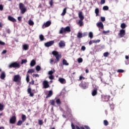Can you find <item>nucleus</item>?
<instances>
[{"instance_id":"obj_1","label":"nucleus","mask_w":129,"mask_h":129,"mask_svg":"<svg viewBox=\"0 0 129 129\" xmlns=\"http://www.w3.org/2000/svg\"><path fill=\"white\" fill-rule=\"evenodd\" d=\"M71 32V28L70 26H67L66 27H61L59 31V34H63Z\"/></svg>"},{"instance_id":"obj_2","label":"nucleus","mask_w":129,"mask_h":129,"mask_svg":"<svg viewBox=\"0 0 129 129\" xmlns=\"http://www.w3.org/2000/svg\"><path fill=\"white\" fill-rule=\"evenodd\" d=\"M52 54L55 57L56 62H59V61H60V59L62 58L61 54H59V52L57 51H53L52 52Z\"/></svg>"},{"instance_id":"obj_3","label":"nucleus","mask_w":129,"mask_h":129,"mask_svg":"<svg viewBox=\"0 0 129 129\" xmlns=\"http://www.w3.org/2000/svg\"><path fill=\"white\" fill-rule=\"evenodd\" d=\"M93 88L92 95V96H96L97 95V91L99 89V87L98 86L93 85Z\"/></svg>"},{"instance_id":"obj_4","label":"nucleus","mask_w":129,"mask_h":129,"mask_svg":"<svg viewBox=\"0 0 129 129\" xmlns=\"http://www.w3.org/2000/svg\"><path fill=\"white\" fill-rule=\"evenodd\" d=\"M19 9L21 14H24L25 12H27V8L25 7V5L23 3H19Z\"/></svg>"},{"instance_id":"obj_5","label":"nucleus","mask_w":129,"mask_h":129,"mask_svg":"<svg viewBox=\"0 0 129 129\" xmlns=\"http://www.w3.org/2000/svg\"><path fill=\"white\" fill-rule=\"evenodd\" d=\"M20 63L15 62H12L9 65V68H20Z\"/></svg>"},{"instance_id":"obj_6","label":"nucleus","mask_w":129,"mask_h":129,"mask_svg":"<svg viewBox=\"0 0 129 129\" xmlns=\"http://www.w3.org/2000/svg\"><path fill=\"white\" fill-rule=\"evenodd\" d=\"M22 79V78H21V76H20V75H17L14 76L13 81L14 82H20Z\"/></svg>"},{"instance_id":"obj_7","label":"nucleus","mask_w":129,"mask_h":129,"mask_svg":"<svg viewBox=\"0 0 129 129\" xmlns=\"http://www.w3.org/2000/svg\"><path fill=\"white\" fill-rule=\"evenodd\" d=\"M118 36H119V38H123L124 36H125V30L123 29H121L119 31V33H118Z\"/></svg>"},{"instance_id":"obj_8","label":"nucleus","mask_w":129,"mask_h":129,"mask_svg":"<svg viewBox=\"0 0 129 129\" xmlns=\"http://www.w3.org/2000/svg\"><path fill=\"white\" fill-rule=\"evenodd\" d=\"M51 24H52V22H51V21H47L46 23H44L43 24V25L42 26V28L45 29V28H48V27H50V26H51Z\"/></svg>"},{"instance_id":"obj_9","label":"nucleus","mask_w":129,"mask_h":129,"mask_svg":"<svg viewBox=\"0 0 129 129\" xmlns=\"http://www.w3.org/2000/svg\"><path fill=\"white\" fill-rule=\"evenodd\" d=\"M79 85L83 89H86L88 87L87 83L86 82H82Z\"/></svg>"},{"instance_id":"obj_10","label":"nucleus","mask_w":129,"mask_h":129,"mask_svg":"<svg viewBox=\"0 0 129 129\" xmlns=\"http://www.w3.org/2000/svg\"><path fill=\"white\" fill-rule=\"evenodd\" d=\"M16 121H17V117H16V116H13L10 119V123H11V124H15Z\"/></svg>"},{"instance_id":"obj_11","label":"nucleus","mask_w":129,"mask_h":129,"mask_svg":"<svg viewBox=\"0 0 129 129\" xmlns=\"http://www.w3.org/2000/svg\"><path fill=\"white\" fill-rule=\"evenodd\" d=\"M42 84L43 86V88H45V89L50 87V85H49V82L47 81H44L42 83Z\"/></svg>"},{"instance_id":"obj_12","label":"nucleus","mask_w":129,"mask_h":129,"mask_svg":"<svg viewBox=\"0 0 129 129\" xmlns=\"http://www.w3.org/2000/svg\"><path fill=\"white\" fill-rule=\"evenodd\" d=\"M71 126L72 129H75V127L76 129H85L84 127L81 126L79 127L78 125H76V126L73 124V123H71Z\"/></svg>"},{"instance_id":"obj_13","label":"nucleus","mask_w":129,"mask_h":129,"mask_svg":"<svg viewBox=\"0 0 129 129\" xmlns=\"http://www.w3.org/2000/svg\"><path fill=\"white\" fill-rule=\"evenodd\" d=\"M54 43V41L53 40H51L50 41L47 42L45 43V47H51L52 45H53Z\"/></svg>"},{"instance_id":"obj_14","label":"nucleus","mask_w":129,"mask_h":129,"mask_svg":"<svg viewBox=\"0 0 129 129\" xmlns=\"http://www.w3.org/2000/svg\"><path fill=\"white\" fill-rule=\"evenodd\" d=\"M27 92L28 94H29V96H30V97H34V93L32 92V89H31V88H29L28 89Z\"/></svg>"},{"instance_id":"obj_15","label":"nucleus","mask_w":129,"mask_h":129,"mask_svg":"<svg viewBox=\"0 0 129 129\" xmlns=\"http://www.w3.org/2000/svg\"><path fill=\"white\" fill-rule=\"evenodd\" d=\"M58 46L60 48H62V47H65V41L63 40H61L58 43Z\"/></svg>"},{"instance_id":"obj_16","label":"nucleus","mask_w":129,"mask_h":129,"mask_svg":"<svg viewBox=\"0 0 129 129\" xmlns=\"http://www.w3.org/2000/svg\"><path fill=\"white\" fill-rule=\"evenodd\" d=\"M58 81L61 84H66V80H65V79H64V78H59L58 79Z\"/></svg>"},{"instance_id":"obj_17","label":"nucleus","mask_w":129,"mask_h":129,"mask_svg":"<svg viewBox=\"0 0 129 129\" xmlns=\"http://www.w3.org/2000/svg\"><path fill=\"white\" fill-rule=\"evenodd\" d=\"M8 20L9 21H10V22H13V23L17 22V20L11 16L8 17Z\"/></svg>"},{"instance_id":"obj_18","label":"nucleus","mask_w":129,"mask_h":129,"mask_svg":"<svg viewBox=\"0 0 129 129\" xmlns=\"http://www.w3.org/2000/svg\"><path fill=\"white\" fill-rule=\"evenodd\" d=\"M79 18L80 20L83 21L84 20V16H83V15L82 14V12H79Z\"/></svg>"},{"instance_id":"obj_19","label":"nucleus","mask_w":129,"mask_h":129,"mask_svg":"<svg viewBox=\"0 0 129 129\" xmlns=\"http://www.w3.org/2000/svg\"><path fill=\"white\" fill-rule=\"evenodd\" d=\"M22 49L23 50H25V51L29 50V45L27 44H24L23 45Z\"/></svg>"},{"instance_id":"obj_20","label":"nucleus","mask_w":129,"mask_h":129,"mask_svg":"<svg viewBox=\"0 0 129 129\" xmlns=\"http://www.w3.org/2000/svg\"><path fill=\"white\" fill-rule=\"evenodd\" d=\"M97 26L98 28H101V29H103L104 28L103 23L101 22L97 23Z\"/></svg>"},{"instance_id":"obj_21","label":"nucleus","mask_w":129,"mask_h":129,"mask_svg":"<svg viewBox=\"0 0 129 129\" xmlns=\"http://www.w3.org/2000/svg\"><path fill=\"white\" fill-rule=\"evenodd\" d=\"M110 98V96L106 95L103 97V99H104V101H108Z\"/></svg>"},{"instance_id":"obj_22","label":"nucleus","mask_w":129,"mask_h":129,"mask_svg":"<svg viewBox=\"0 0 129 129\" xmlns=\"http://www.w3.org/2000/svg\"><path fill=\"white\" fill-rule=\"evenodd\" d=\"M53 95V91L52 90H50L48 92V95L46 96V98H49V97H51Z\"/></svg>"},{"instance_id":"obj_23","label":"nucleus","mask_w":129,"mask_h":129,"mask_svg":"<svg viewBox=\"0 0 129 129\" xmlns=\"http://www.w3.org/2000/svg\"><path fill=\"white\" fill-rule=\"evenodd\" d=\"M35 65H36V60H35V59H32L30 62V66H31V67H34Z\"/></svg>"},{"instance_id":"obj_24","label":"nucleus","mask_w":129,"mask_h":129,"mask_svg":"<svg viewBox=\"0 0 129 129\" xmlns=\"http://www.w3.org/2000/svg\"><path fill=\"white\" fill-rule=\"evenodd\" d=\"M1 78L4 80L5 78H6V73L5 72H3L1 75Z\"/></svg>"},{"instance_id":"obj_25","label":"nucleus","mask_w":129,"mask_h":129,"mask_svg":"<svg viewBox=\"0 0 129 129\" xmlns=\"http://www.w3.org/2000/svg\"><path fill=\"white\" fill-rule=\"evenodd\" d=\"M21 118H22V121L23 122H25V121H26V119H27V116H26V115L22 114Z\"/></svg>"},{"instance_id":"obj_26","label":"nucleus","mask_w":129,"mask_h":129,"mask_svg":"<svg viewBox=\"0 0 129 129\" xmlns=\"http://www.w3.org/2000/svg\"><path fill=\"white\" fill-rule=\"evenodd\" d=\"M95 13L96 14V17H99V9L98 8H96L95 10Z\"/></svg>"},{"instance_id":"obj_27","label":"nucleus","mask_w":129,"mask_h":129,"mask_svg":"<svg viewBox=\"0 0 129 129\" xmlns=\"http://www.w3.org/2000/svg\"><path fill=\"white\" fill-rule=\"evenodd\" d=\"M62 64L63 65H65L66 66H68L69 65V63L67 62V60L66 59H63L62 60Z\"/></svg>"},{"instance_id":"obj_28","label":"nucleus","mask_w":129,"mask_h":129,"mask_svg":"<svg viewBox=\"0 0 129 129\" xmlns=\"http://www.w3.org/2000/svg\"><path fill=\"white\" fill-rule=\"evenodd\" d=\"M67 13V8H65L61 14V16H64V15H66V13Z\"/></svg>"},{"instance_id":"obj_29","label":"nucleus","mask_w":129,"mask_h":129,"mask_svg":"<svg viewBox=\"0 0 129 129\" xmlns=\"http://www.w3.org/2000/svg\"><path fill=\"white\" fill-rule=\"evenodd\" d=\"M23 121H22V120H19L17 123V125H22V124H23Z\"/></svg>"},{"instance_id":"obj_30","label":"nucleus","mask_w":129,"mask_h":129,"mask_svg":"<svg viewBox=\"0 0 129 129\" xmlns=\"http://www.w3.org/2000/svg\"><path fill=\"white\" fill-rule=\"evenodd\" d=\"M5 108V105H3L2 103H0V111H3Z\"/></svg>"},{"instance_id":"obj_31","label":"nucleus","mask_w":129,"mask_h":129,"mask_svg":"<svg viewBox=\"0 0 129 129\" xmlns=\"http://www.w3.org/2000/svg\"><path fill=\"white\" fill-rule=\"evenodd\" d=\"M78 24H79L80 27H82V26H83V25H84L83 20H79Z\"/></svg>"},{"instance_id":"obj_32","label":"nucleus","mask_w":129,"mask_h":129,"mask_svg":"<svg viewBox=\"0 0 129 129\" xmlns=\"http://www.w3.org/2000/svg\"><path fill=\"white\" fill-rule=\"evenodd\" d=\"M28 24L30 25V26H34V22L31 19L29 20Z\"/></svg>"},{"instance_id":"obj_33","label":"nucleus","mask_w":129,"mask_h":129,"mask_svg":"<svg viewBox=\"0 0 129 129\" xmlns=\"http://www.w3.org/2000/svg\"><path fill=\"white\" fill-rule=\"evenodd\" d=\"M54 73H55V70L53 69V71H49L48 72V75H53V74H54Z\"/></svg>"},{"instance_id":"obj_34","label":"nucleus","mask_w":129,"mask_h":129,"mask_svg":"<svg viewBox=\"0 0 129 129\" xmlns=\"http://www.w3.org/2000/svg\"><path fill=\"white\" fill-rule=\"evenodd\" d=\"M77 37L79 38H82L83 37L82 33L81 32H79L78 33Z\"/></svg>"},{"instance_id":"obj_35","label":"nucleus","mask_w":129,"mask_h":129,"mask_svg":"<svg viewBox=\"0 0 129 129\" xmlns=\"http://www.w3.org/2000/svg\"><path fill=\"white\" fill-rule=\"evenodd\" d=\"M26 81L27 82H30V75L28 74L26 75Z\"/></svg>"},{"instance_id":"obj_36","label":"nucleus","mask_w":129,"mask_h":129,"mask_svg":"<svg viewBox=\"0 0 129 129\" xmlns=\"http://www.w3.org/2000/svg\"><path fill=\"white\" fill-rule=\"evenodd\" d=\"M55 102L56 104H58V105L61 104V100H60V99H56L55 101Z\"/></svg>"},{"instance_id":"obj_37","label":"nucleus","mask_w":129,"mask_h":129,"mask_svg":"<svg viewBox=\"0 0 129 129\" xmlns=\"http://www.w3.org/2000/svg\"><path fill=\"white\" fill-rule=\"evenodd\" d=\"M50 104L53 106L55 105V100H50Z\"/></svg>"},{"instance_id":"obj_38","label":"nucleus","mask_w":129,"mask_h":129,"mask_svg":"<svg viewBox=\"0 0 129 129\" xmlns=\"http://www.w3.org/2000/svg\"><path fill=\"white\" fill-rule=\"evenodd\" d=\"M121 29H125L126 25L124 23H122L120 25Z\"/></svg>"},{"instance_id":"obj_39","label":"nucleus","mask_w":129,"mask_h":129,"mask_svg":"<svg viewBox=\"0 0 129 129\" xmlns=\"http://www.w3.org/2000/svg\"><path fill=\"white\" fill-rule=\"evenodd\" d=\"M35 72V70L34 69H31L28 71L27 73H34Z\"/></svg>"},{"instance_id":"obj_40","label":"nucleus","mask_w":129,"mask_h":129,"mask_svg":"<svg viewBox=\"0 0 129 129\" xmlns=\"http://www.w3.org/2000/svg\"><path fill=\"white\" fill-rule=\"evenodd\" d=\"M89 37L90 38V39H92V38H93V33H92L91 32H90L89 33Z\"/></svg>"},{"instance_id":"obj_41","label":"nucleus","mask_w":129,"mask_h":129,"mask_svg":"<svg viewBox=\"0 0 129 129\" xmlns=\"http://www.w3.org/2000/svg\"><path fill=\"white\" fill-rule=\"evenodd\" d=\"M35 69L36 71H40V70H41V67L40 66H37Z\"/></svg>"},{"instance_id":"obj_42","label":"nucleus","mask_w":129,"mask_h":129,"mask_svg":"<svg viewBox=\"0 0 129 129\" xmlns=\"http://www.w3.org/2000/svg\"><path fill=\"white\" fill-rule=\"evenodd\" d=\"M43 123H44V122H43L42 120H38V124L39 125H42Z\"/></svg>"},{"instance_id":"obj_43","label":"nucleus","mask_w":129,"mask_h":129,"mask_svg":"<svg viewBox=\"0 0 129 129\" xmlns=\"http://www.w3.org/2000/svg\"><path fill=\"white\" fill-rule=\"evenodd\" d=\"M117 72H118V73H123V72H124V70L119 69L117 70Z\"/></svg>"},{"instance_id":"obj_44","label":"nucleus","mask_w":129,"mask_h":129,"mask_svg":"<svg viewBox=\"0 0 129 129\" xmlns=\"http://www.w3.org/2000/svg\"><path fill=\"white\" fill-rule=\"evenodd\" d=\"M78 63H82L83 62V59L82 58H79L78 59Z\"/></svg>"},{"instance_id":"obj_45","label":"nucleus","mask_w":129,"mask_h":129,"mask_svg":"<svg viewBox=\"0 0 129 129\" xmlns=\"http://www.w3.org/2000/svg\"><path fill=\"white\" fill-rule=\"evenodd\" d=\"M39 39L40 41H44V36L43 35H40L39 36Z\"/></svg>"},{"instance_id":"obj_46","label":"nucleus","mask_w":129,"mask_h":129,"mask_svg":"<svg viewBox=\"0 0 129 129\" xmlns=\"http://www.w3.org/2000/svg\"><path fill=\"white\" fill-rule=\"evenodd\" d=\"M82 79H83V80H84V79H85V77H84L82 76V75H81V76H80L79 81H81V80H82Z\"/></svg>"},{"instance_id":"obj_47","label":"nucleus","mask_w":129,"mask_h":129,"mask_svg":"<svg viewBox=\"0 0 129 129\" xmlns=\"http://www.w3.org/2000/svg\"><path fill=\"white\" fill-rule=\"evenodd\" d=\"M104 124L106 126L107 125H108V121L107 120H104Z\"/></svg>"},{"instance_id":"obj_48","label":"nucleus","mask_w":129,"mask_h":129,"mask_svg":"<svg viewBox=\"0 0 129 129\" xmlns=\"http://www.w3.org/2000/svg\"><path fill=\"white\" fill-rule=\"evenodd\" d=\"M108 55H109V53L107 52H104L103 54L104 57H108Z\"/></svg>"},{"instance_id":"obj_49","label":"nucleus","mask_w":129,"mask_h":129,"mask_svg":"<svg viewBox=\"0 0 129 129\" xmlns=\"http://www.w3.org/2000/svg\"><path fill=\"white\" fill-rule=\"evenodd\" d=\"M27 62H28V60H27V59H22L21 61V64L26 63H27Z\"/></svg>"},{"instance_id":"obj_50","label":"nucleus","mask_w":129,"mask_h":129,"mask_svg":"<svg viewBox=\"0 0 129 129\" xmlns=\"http://www.w3.org/2000/svg\"><path fill=\"white\" fill-rule=\"evenodd\" d=\"M66 110L68 112L71 113V109H70L69 107H67Z\"/></svg>"},{"instance_id":"obj_51","label":"nucleus","mask_w":129,"mask_h":129,"mask_svg":"<svg viewBox=\"0 0 129 129\" xmlns=\"http://www.w3.org/2000/svg\"><path fill=\"white\" fill-rule=\"evenodd\" d=\"M50 76H49V79H50V80H53L54 79V76L53 75H49Z\"/></svg>"},{"instance_id":"obj_52","label":"nucleus","mask_w":129,"mask_h":129,"mask_svg":"<svg viewBox=\"0 0 129 129\" xmlns=\"http://www.w3.org/2000/svg\"><path fill=\"white\" fill-rule=\"evenodd\" d=\"M103 10L104 11H107V10H108V7L107 6H104L103 7Z\"/></svg>"},{"instance_id":"obj_53","label":"nucleus","mask_w":129,"mask_h":129,"mask_svg":"<svg viewBox=\"0 0 129 129\" xmlns=\"http://www.w3.org/2000/svg\"><path fill=\"white\" fill-rule=\"evenodd\" d=\"M53 4H54V3L53 2V0H50L49 2V4L50 5V7H52V6H53Z\"/></svg>"},{"instance_id":"obj_54","label":"nucleus","mask_w":129,"mask_h":129,"mask_svg":"<svg viewBox=\"0 0 129 129\" xmlns=\"http://www.w3.org/2000/svg\"><path fill=\"white\" fill-rule=\"evenodd\" d=\"M110 107L111 109H112V110H113V109H114V105L111 104V105H110Z\"/></svg>"},{"instance_id":"obj_55","label":"nucleus","mask_w":129,"mask_h":129,"mask_svg":"<svg viewBox=\"0 0 129 129\" xmlns=\"http://www.w3.org/2000/svg\"><path fill=\"white\" fill-rule=\"evenodd\" d=\"M33 77H39L40 76H39V75L38 74H33L32 75Z\"/></svg>"},{"instance_id":"obj_56","label":"nucleus","mask_w":129,"mask_h":129,"mask_svg":"<svg viewBox=\"0 0 129 129\" xmlns=\"http://www.w3.org/2000/svg\"><path fill=\"white\" fill-rule=\"evenodd\" d=\"M0 45L2 46H5V45H6V43L0 40Z\"/></svg>"},{"instance_id":"obj_57","label":"nucleus","mask_w":129,"mask_h":129,"mask_svg":"<svg viewBox=\"0 0 129 129\" xmlns=\"http://www.w3.org/2000/svg\"><path fill=\"white\" fill-rule=\"evenodd\" d=\"M93 43L94 42V40H90L89 42V45H92V44H93Z\"/></svg>"},{"instance_id":"obj_58","label":"nucleus","mask_w":129,"mask_h":129,"mask_svg":"<svg viewBox=\"0 0 129 129\" xmlns=\"http://www.w3.org/2000/svg\"><path fill=\"white\" fill-rule=\"evenodd\" d=\"M101 21L102 22H105V17H101Z\"/></svg>"},{"instance_id":"obj_59","label":"nucleus","mask_w":129,"mask_h":129,"mask_svg":"<svg viewBox=\"0 0 129 129\" xmlns=\"http://www.w3.org/2000/svg\"><path fill=\"white\" fill-rule=\"evenodd\" d=\"M100 4L101 5H104V4H105V0H101Z\"/></svg>"},{"instance_id":"obj_60","label":"nucleus","mask_w":129,"mask_h":129,"mask_svg":"<svg viewBox=\"0 0 129 129\" xmlns=\"http://www.w3.org/2000/svg\"><path fill=\"white\" fill-rule=\"evenodd\" d=\"M86 49V47H85V46H82L81 47V50L82 51H85Z\"/></svg>"},{"instance_id":"obj_61","label":"nucleus","mask_w":129,"mask_h":129,"mask_svg":"<svg viewBox=\"0 0 129 129\" xmlns=\"http://www.w3.org/2000/svg\"><path fill=\"white\" fill-rule=\"evenodd\" d=\"M4 10V6L3 5H0V11H3Z\"/></svg>"},{"instance_id":"obj_62","label":"nucleus","mask_w":129,"mask_h":129,"mask_svg":"<svg viewBox=\"0 0 129 129\" xmlns=\"http://www.w3.org/2000/svg\"><path fill=\"white\" fill-rule=\"evenodd\" d=\"M29 83L30 84H31L32 85H34V83H35V81L34 80H32V81H31L30 82H29Z\"/></svg>"},{"instance_id":"obj_63","label":"nucleus","mask_w":129,"mask_h":129,"mask_svg":"<svg viewBox=\"0 0 129 129\" xmlns=\"http://www.w3.org/2000/svg\"><path fill=\"white\" fill-rule=\"evenodd\" d=\"M84 127H85V128L86 129H90V127H89L88 125H84Z\"/></svg>"},{"instance_id":"obj_64","label":"nucleus","mask_w":129,"mask_h":129,"mask_svg":"<svg viewBox=\"0 0 129 129\" xmlns=\"http://www.w3.org/2000/svg\"><path fill=\"white\" fill-rule=\"evenodd\" d=\"M18 20L19 21V22H21V21H22V17H18Z\"/></svg>"}]
</instances>
